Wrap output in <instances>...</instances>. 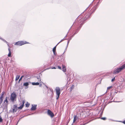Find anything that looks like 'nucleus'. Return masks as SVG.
I'll list each match as a JSON object with an SVG mask.
<instances>
[{
    "mask_svg": "<svg viewBox=\"0 0 125 125\" xmlns=\"http://www.w3.org/2000/svg\"><path fill=\"white\" fill-rule=\"evenodd\" d=\"M125 69V63L121 67H119L115 70L114 71L113 73L114 74H117Z\"/></svg>",
    "mask_w": 125,
    "mask_h": 125,
    "instance_id": "f257e3e1",
    "label": "nucleus"
},
{
    "mask_svg": "<svg viewBox=\"0 0 125 125\" xmlns=\"http://www.w3.org/2000/svg\"><path fill=\"white\" fill-rule=\"evenodd\" d=\"M25 102V101L24 100H23L22 101V104L21 105L20 107H18V108L17 107V105H14L13 108V112H16L17 111V108L18 109H22L23 106H24V104Z\"/></svg>",
    "mask_w": 125,
    "mask_h": 125,
    "instance_id": "f03ea898",
    "label": "nucleus"
},
{
    "mask_svg": "<svg viewBox=\"0 0 125 125\" xmlns=\"http://www.w3.org/2000/svg\"><path fill=\"white\" fill-rule=\"evenodd\" d=\"M29 43L27 42L23 41H19L17 42H16L15 45H19L20 46H21L23 45L28 43Z\"/></svg>",
    "mask_w": 125,
    "mask_h": 125,
    "instance_id": "7ed1b4c3",
    "label": "nucleus"
},
{
    "mask_svg": "<svg viewBox=\"0 0 125 125\" xmlns=\"http://www.w3.org/2000/svg\"><path fill=\"white\" fill-rule=\"evenodd\" d=\"M55 90L56 91V99L57 100L58 99L61 93L60 91V87H56L55 89Z\"/></svg>",
    "mask_w": 125,
    "mask_h": 125,
    "instance_id": "20e7f679",
    "label": "nucleus"
},
{
    "mask_svg": "<svg viewBox=\"0 0 125 125\" xmlns=\"http://www.w3.org/2000/svg\"><path fill=\"white\" fill-rule=\"evenodd\" d=\"M16 95L15 92H13L11 94L10 99L11 101L13 102L16 99Z\"/></svg>",
    "mask_w": 125,
    "mask_h": 125,
    "instance_id": "39448f33",
    "label": "nucleus"
},
{
    "mask_svg": "<svg viewBox=\"0 0 125 125\" xmlns=\"http://www.w3.org/2000/svg\"><path fill=\"white\" fill-rule=\"evenodd\" d=\"M48 115L50 116L51 117H52L54 116V114L50 110H48L47 111Z\"/></svg>",
    "mask_w": 125,
    "mask_h": 125,
    "instance_id": "423d86ee",
    "label": "nucleus"
},
{
    "mask_svg": "<svg viewBox=\"0 0 125 125\" xmlns=\"http://www.w3.org/2000/svg\"><path fill=\"white\" fill-rule=\"evenodd\" d=\"M32 107L31 108V110H34L36 109V108L37 105H32Z\"/></svg>",
    "mask_w": 125,
    "mask_h": 125,
    "instance_id": "0eeeda50",
    "label": "nucleus"
},
{
    "mask_svg": "<svg viewBox=\"0 0 125 125\" xmlns=\"http://www.w3.org/2000/svg\"><path fill=\"white\" fill-rule=\"evenodd\" d=\"M3 95L2 94L0 98V104L2 103L3 99Z\"/></svg>",
    "mask_w": 125,
    "mask_h": 125,
    "instance_id": "6e6552de",
    "label": "nucleus"
},
{
    "mask_svg": "<svg viewBox=\"0 0 125 125\" xmlns=\"http://www.w3.org/2000/svg\"><path fill=\"white\" fill-rule=\"evenodd\" d=\"M62 71L64 72H66V69L65 67V66L63 64L62 65Z\"/></svg>",
    "mask_w": 125,
    "mask_h": 125,
    "instance_id": "1a4fd4ad",
    "label": "nucleus"
},
{
    "mask_svg": "<svg viewBox=\"0 0 125 125\" xmlns=\"http://www.w3.org/2000/svg\"><path fill=\"white\" fill-rule=\"evenodd\" d=\"M10 50V47H9L8 48V50L9 51V52L8 55V56L9 57H11V52Z\"/></svg>",
    "mask_w": 125,
    "mask_h": 125,
    "instance_id": "9d476101",
    "label": "nucleus"
},
{
    "mask_svg": "<svg viewBox=\"0 0 125 125\" xmlns=\"http://www.w3.org/2000/svg\"><path fill=\"white\" fill-rule=\"evenodd\" d=\"M77 116L76 115H74L73 116V122L74 123L77 120Z\"/></svg>",
    "mask_w": 125,
    "mask_h": 125,
    "instance_id": "9b49d317",
    "label": "nucleus"
},
{
    "mask_svg": "<svg viewBox=\"0 0 125 125\" xmlns=\"http://www.w3.org/2000/svg\"><path fill=\"white\" fill-rule=\"evenodd\" d=\"M32 85H38L39 84V83L38 82L36 83L32 82L31 83Z\"/></svg>",
    "mask_w": 125,
    "mask_h": 125,
    "instance_id": "f8f14e48",
    "label": "nucleus"
},
{
    "mask_svg": "<svg viewBox=\"0 0 125 125\" xmlns=\"http://www.w3.org/2000/svg\"><path fill=\"white\" fill-rule=\"evenodd\" d=\"M56 46L54 47L52 51L53 52V53L54 55H55V52L56 50Z\"/></svg>",
    "mask_w": 125,
    "mask_h": 125,
    "instance_id": "ddd939ff",
    "label": "nucleus"
},
{
    "mask_svg": "<svg viewBox=\"0 0 125 125\" xmlns=\"http://www.w3.org/2000/svg\"><path fill=\"white\" fill-rule=\"evenodd\" d=\"M29 85V83L28 82L24 83L23 84V86H28Z\"/></svg>",
    "mask_w": 125,
    "mask_h": 125,
    "instance_id": "4468645a",
    "label": "nucleus"
},
{
    "mask_svg": "<svg viewBox=\"0 0 125 125\" xmlns=\"http://www.w3.org/2000/svg\"><path fill=\"white\" fill-rule=\"evenodd\" d=\"M20 77V75H17L16 76L15 79V81H17Z\"/></svg>",
    "mask_w": 125,
    "mask_h": 125,
    "instance_id": "2eb2a0df",
    "label": "nucleus"
},
{
    "mask_svg": "<svg viewBox=\"0 0 125 125\" xmlns=\"http://www.w3.org/2000/svg\"><path fill=\"white\" fill-rule=\"evenodd\" d=\"M7 97H6L5 98V99L4 102V103H5V102H6L7 105L8 104V101L7 100Z\"/></svg>",
    "mask_w": 125,
    "mask_h": 125,
    "instance_id": "dca6fc26",
    "label": "nucleus"
},
{
    "mask_svg": "<svg viewBox=\"0 0 125 125\" xmlns=\"http://www.w3.org/2000/svg\"><path fill=\"white\" fill-rule=\"evenodd\" d=\"M30 104L29 103H28V102H27L26 104V106L27 107H29L30 105Z\"/></svg>",
    "mask_w": 125,
    "mask_h": 125,
    "instance_id": "f3484780",
    "label": "nucleus"
},
{
    "mask_svg": "<svg viewBox=\"0 0 125 125\" xmlns=\"http://www.w3.org/2000/svg\"><path fill=\"white\" fill-rule=\"evenodd\" d=\"M89 15H86L85 16V19H87L89 18Z\"/></svg>",
    "mask_w": 125,
    "mask_h": 125,
    "instance_id": "a211bd4d",
    "label": "nucleus"
},
{
    "mask_svg": "<svg viewBox=\"0 0 125 125\" xmlns=\"http://www.w3.org/2000/svg\"><path fill=\"white\" fill-rule=\"evenodd\" d=\"M24 76H22L21 78H20V79H19V83L20 81V80H21L22 79V78L24 77Z\"/></svg>",
    "mask_w": 125,
    "mask_h": 125,
    "instance_id": "6ab92c4d",
    "label": "nucleus"
},
{
    "mask_svg": "<svg viewBox=\"0 0 125 125\" xmlns=\"http://www.w3.org/2000/svg\"><path fill=\"white\" fill-rule=\"evenodd\" d=\"M112 87V86H109L107 87V90H109Z\"/></svg>",
    "mask_w": 125,
    "mask_h": 125,
    "instance_id": "aec40b11",
    "label": "nucleus"
},
{
    "mask_svg": "<svg viewBox=\"0 0 125 125\" xmlns=\"http://www.w3.org/2000/svg\"><path fill=\"white\" fill-rule=\"evenodd\" d=\"M3 121V119L1 117H0V122H2Z\"/></svg>",
    "mask_w": 125,
    "mask_h": 125,
    "instance_id": "412c9836",
    "label": "nucleus"
},
{
    "mask_svg": "<svg viewBox=\"0 0 125 125\" xmlns=\"http://www.w3.org/2000/svg\"><path fill=\"white\" fill-rule=\"evenodd\" d=\"M101 119L104 120H105L106 119V118L105 117H102L101 118Z\"/></svg>",
    "mask_w": 125,
    "mask_h": 125,
    "instance_id": "4be33fe9",
    "label": "nucleus"
},
{
    "mask_svg": "<svg viewBox=\"0 0 125 125\" xmlns=\"http://www.w3.org/2000/svg\"><path fill=\"white\" fill-rule=\"evenodd\" d=\"M58 68L59 69H61V67H60V66H58Z\"/></svg>",
    "mask_w": 125,
    "mask_h": 125,
    "instance_id": "5701e85b",
    "label": "nucleus"
},
{
    "mask_svg": "<svg viewBox=\"0 0 125 125\" xmlns=\"http://www.w3.org/2000/svg\"><path fill=\"white\" fill-rule=\"evenodd\" d=\"M115 80V78H113L112 79V81L113 82Z\"/></svg>",
    "mask_w": 125,
    "mask_h": 125,
    "instance_id": "b1692460",
    "label": "nucleus"
},
{
    "mask_svg": "<svg viewBox=\"0 0 125 125\" xmlns=\"http://www.w3.org/2000/svg\"><path fill=\"white\" fill-rule=\"evenodd\" d=\"M64 40L63 39H62L60 42L58 43V44L59 43H60V42H61L63 41Z\"/></svg>",
    "mask_w": 125,
    "mask_h": 125,
    "instance_id": "393cba45",
    "label": "nucleus"
},
{
    "mask_svg": "<svg viewBox=\"0 0 125 125\" xmlns=\"http://www.w3.org/2000/svg\"><path fill=\"white\" fill-rule=\"evenodd\" d=\"M52 69H56V68L55 67H53V68H51Z\"/></svg>",
    "mask_w": 125,
    "mask_h": 125,
    "instance_id": "a878e982",
    "label": "nucleus"
},
{
    "mask_svg": "<svg viewBox=\"0 0 125 125\" xmlns=\"http://www.w3.org/2000/svg\"><path fill=\"white\" fill-rule=\"evenodd\" d=\"M122 122L124 123V124H125V121H124L123 122Z\"/></svg>",
    "mask_w": 125,
    "mask_h": 125,
    "instance_id": "bb28decb",
    "label": "nucleus"
},
{
    "mask_svg": "<svg viewBox=\"0 0 125 125\" xmlns=\"http://www.w3.org/2000/svg\"><path fill=\"white\" fill-rule=\"evenodd\" d=\"M73 86H73H73H72V87H71V89H73Z\"/></svg>",
    "mask_w": 125,
    "mask_h": 125,
    "instance_id": "cd10ccee",
    "label": "nucleus"
},
{
    "mask_svg": "<svg viewBox=\"0 0 125 125\" xmlns=\"http://www.w3.org/2000/svg\"><path fill=\"white\" fill-rule=\"evenodd\" d=\"M85 124H84L83 125H84Z\"/></svg>",
    "mask_w": 125,
    "mask_h": 125,
    "instance_id": "c85d7f7f",
    "label": "nucleus"
},
{
    "mask_svg": "<svg viewBox=\"0 0 125 125\" xmlns=\"http://www.w3.org/2000/svg\"><path fill=\"white\" fill-rule=\"evenodd\" d=\"M50 68H47V69H50Z\"/></svg>",
    "mask_w": 125,
    "mask_h": 125,
    "instance_id": "c756f323",
    "label": "nucleus"
},
{
    "mask_svg": "<svg viewBox=\"0 0 125 125\" xmlns=\"http://www.w3.org/2000/svg\"><path fill=\"white\" fill-rule=\"evenodd\" d=\"M40 81H41V79H40Z\"/></svg>",
    "mask_w": 125,
    "mask_h": 125,
    "instance_id": "7c9ffc66",
    "label": "nucleus"
},
{
    "mask_svg": "<svg viewBox=\"0 0 125 125\" xmlns=\"http://www.w3.org/2000/svg\"><path fill=\"white\" fill-rule=\"evenodd\" d=\"M41 85H42V84H41V85H41Z\"/></svg>",
    "mask_w": 125,
    "mask_h": 125,
    "instance_id": "2f4dec72",
    "label": "nucleus"
},
{
    "mask_svg": "<svg viewBox=\"0 0 125 125\" xmlns=\"http://www.w3.org/2000/svg\"><path fill=\"white\" fill-rule=\"evenodd\" d=\"M81 21L82 20V19H81Z\"/></svg>",
    "mask_w": 125,
    "mask_h": 125,
    "instance_id": "473e14b6",
    "label": "nucleus"
},
{
    "mask_svg": "<svg viewBox=\"0 0 125 125\" xmlns=\"http://www.w3.org/2000/svg\"><path fill=\"white\" fill-rule=\"evenodd\" d=\"M38 79H39L38 78Z\"/></svg>",
    "mask_w": 125,
    "mask_h": 125,
    "instance_id": "72a5a7b5",
    "label": "nucleus"
}]
</instances>
